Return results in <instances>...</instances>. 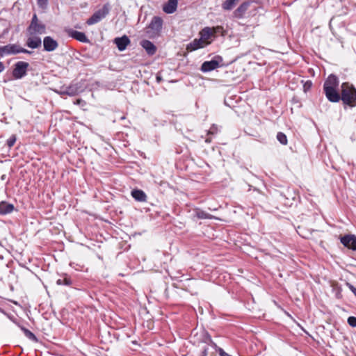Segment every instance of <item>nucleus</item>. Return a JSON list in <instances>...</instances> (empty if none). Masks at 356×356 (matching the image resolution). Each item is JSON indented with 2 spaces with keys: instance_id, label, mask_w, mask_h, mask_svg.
Instances as JSON below:
<instances>
[{
  "instance_id": "nucleus-15",
  "label": "nucleus",
  "mask_w": 356,
  "mask_h": 356,
  "mask_svg": "<svg viewBox=\"0 0 356 356\" xmlns=\"http://www.w3.org/2000/svg\"><path fill=\"white\" fill-rule=\"evenodd\" d=\"M339 79L337 76L330 74L325 81L323 84V89L327 88H337L339 86Z\"/></svg>"
},
{
  "instance_id": "nucleus-27",
  "label": "nucleus",
  "mask_w": 356,
  "mask_h": 356,
  "mask_svg": "<svg viewBox=\"0 0 356 356\" xmlns=\"http://www.w3.org/2000/svg\"><path fill=\"white\" fill-rule=\"evenodd\" d=\"M17 140V136L15 134H13L10 136V138L7 140L6 144L9 148H11L14 146L15 142Z\"/></svg>"
},
{
  "instance_id": "nucleus-12",
  "label": "nucleus",
  "mask_w": 356,
  "mask_h": 356,
  "mask_svg": "<svg viewBox=\"0 0 356 356\" xmlns=\"http://www.w3.org/2000/svg\"><path fill=\"white\" fill-rule=\"evenodd\" d=\"M113 42L120 51L125 50L131 42L129 38L126 35L120 38H115Z\"/></svg>"
},
{
  "instance_id": "nucleus-19",
  "label": "nucleus",
  "mask_w": 356,
  "mask_h": 356,
  "mask_svg": "<svg viewBox=\"0 0 356 356\" xmlns=\"http://www.w3.org/2000/svg\"><path fill=\"white\" fill-rule=\"evenodd\" d=\"M214 31L210 27L204 28L200 32V38L204 42H209V40L214 35Z\"/></svg>"
},
{
  "instance_id": "nucleus-25",
  "label": "nucleus",
  "mask_w": 356,
  "mask_h": 356,
  "mask_svg": "<svg viewBox=\"0 0 356 356\" xmlns=\"http://www.w3.org/2000/svg\"><path fill=\"white\" fill-rule=\"evenodd\" d=\"M195 216L198 219H211V215L206 213L204 211L200 210V209L196 210Z\"/></svg>"
},
{
  "instance_id": "nucleus-29",
  "label": "nucleus",
  "mask_w": 356,
  "mask_h": 356,
  "mask_svg": "<svg viewBox=\"0 0 356 356\" xmlns=\"http://www.w3.org/2000/svg\"><path fill=\"white\" fill-rule=\"evenodd\" d=\"M38 6L42 9H45L48 5V0H37Z\"/></svg>"
},
{
  "instance_id": "nucleus-14",
  "label": "nucleus",
  "mask_w": 356,
  "mask_h": 356,
  "mask_svg": "<svg viewBox=\"0 0 356 356\" xmlns=\"http://www.w3.org/2000/svg\"><path fill=\"white\" fill-rule=\"evenodd\" d=\"M209 42H204L201 38L194 39L191 43L187 45L188 51H195L200 48H203L209 44Z\"/></svg>"
},
{
  "instance_id": "nucleus-22",
  "label": "nucleus",
  "mask_w": 356,
  "mask_h": 356,
  "mask_svg": "<svg viewBox=\"0 0 356 356\" xmlns=\"http://www.w3.org/2000/svg\"><path fill=\"white\" fill-rule=\"evenodd\" d=\"M238 1L239 0H225L222 4V8L225 10H231Z\"/></svg>"
},
{
  "instance_id": "nucleus-17",
  "label": "nucleus",
  "mask_w": 356,
  "mask_h": 356,
  "mask_svg": "<svg viewBox=\"0 0 356 356\" xmlns=\"http://www.w3.org/2000/svg\"><path fill=\"white\" fill-rule=\"evenodd\" d=\"M141 47L145 49L147 54L152 56L156 51V46L149 40H143L140 42Z\"/></svg>"
},
{
  "instance_id": "nucleus-1",
  "label": "nucleus",
  "mask_w": 356,
  "mask_h": 356,
  "mask_svg": "<svg viewBox=\"0 0 356 356\" xmlns=\"http://www.w3.org/2000/svg\"><path fill=\"white\" fill-rule=\"evenodd\" d=\"M340 99L350 107L356 106V88L353 84L348 82L341 84Z\"/></svg>"
},
{
  "instance_id": "nucleus-18",
  "label": "nucleus",
  "mask_w": 356,
  "mask_h": 356,
  "mask_svg": "<svg viewBox=\"0 0 356 356\" xmlns=\"http://www.w3.org/2000/svg\"><path fill=\"white\" fill-rule=\"evenodd\" d=\"M177 3V0H168V2L163 5V10L167 14H172L176 11Z\"/></svg>"
},
{
  "instance_id": "nucleus-7",
  "label": "nucleus",
  "mask_w": 356,
  "mask_h": 356,
  "mask_svg": "<svg viewBox=\"0 0 356 356\" xmlns=\"http://www.w3.org/2000/svg\"><path fill=\"white\" fill-rule=\"evenodd\" d=\"M29 64L26 62L19 61L15 64L13 70V76L16 79H19L26 75L27 69Z\"/></svg>"
},
{
  "instance_id": "nucleus-11",
  "label": "nucleus",
  "mask_w": 356,
  "mask_h": 356,
  "mask_svg": "<svg viewBox=\"0 0 356 356\" xmlns=\"http://www.w3.org/2000/svg\"><path fill=\"white\" fill-rule=\"evenodd\" d=\"M42 40L38 35H29L26 40V46L31 49H37L41 46Z\"/></svg>"
},
{
  "instance_id": "nucleus-13",
  "label": "nucleus",
  "mask_w": 356,
  "mask_h": 356,
  "mask_svg": "<svg viewBox=\"0 0 356 356\" xmlns=\"http://www.w3.org/2000/svg\"><path fill=\"white\" fill-rule=\"evenodd\" d=\"M325 95L327 99L331 102H338L340 100V94L337 92V88L323 89Z\"/></svg>"
},
{
  "instance_id": "nucleus-33",
  "label": "nucleus",
  "mask_w": 356,
  "mask_h": 356,
  "mask_svg": "<svg viewBox=\"0 0 356 356\" xmlns=\"http://www.w3.org/2000/svg\"><path fill=\"white\" fill-rule=\"evenodd\" d=\"M209 343L211 346L217 351V349L220 348L218 347L216 343H214L210 337H209Z\"/></svg>"
},
{
  "instance_id": "nucleus-34",
  "label": "nucleus",
  "mask_w": 356,
  "mask_h": 356,
  "mask_svg": "<svg viewBox=\"0 0 356 356\" xmlns=\"http://www.w3.org/2000/svg\"><path fill=\"white\" fill-rule=\"evenodd\" d=\"M207 355H208V348H204L202 352V356H207Z\"/></svg>"
},
{
  "instance_id": "nucleus-8",
  "label": "nucleus",
  "mask_w": 356,
  "mask_h": 356,
  "mask_svg": "<svg viewBox=\"0 0 356 356\" xmlns=\"http://www.w3.org/2000/svg\"><path fill=\"white\" fill-rule=\"evenodd\" d=\"M341 243L346 248L353 250H356V236L354 234H347L340 237Z\"/></svg>"
},
{
  "instance_id": "nucleus-31",
  "label": "nucleus",
  "mask_w": 356,
  "mask_h": 356,
  "mask_svg": "<svg viewBox=\"0 0 356 356\" xmlns=\"http://www.w3.org/2000/svg\"><path fill=\"white\" fill-rule=\"evenodd\" d=\"M348 323L349 325H350L353 327H356V317L355 316H350L348 318Z\"/></svg>"
},
{
  "instance_id": "nucleus-39",
  "label": "nucleus",
  "mask_w": 356,
  "mask_h": 356,
  "mask_svg": "<svg viewBox=\"0 0 356 356\" xmlns=\"http://www.w3.org/2000/svg\"><path fill=\"white\" fill-rule=\"evenodd\" d=\"M157 80H158V81H160V80H161V79L158 76V77H157Z\"/></svg>"
},
{
  "instance_id": "nucleus-28",
  "label": "nucleus",
  "mask_w": 356,
  "mask_h": 356,
  "mask_svg": "<svg viewBox=\"0 0 356 356\" xmlns=\"http://www.w3.org/2000/svg\"><path fill=\"white\" fill-rule=\"evenodd\" d=\"M65 92L69 96H74L76 95V90L74 87L70 86L65 89Z\"/></svg>"
},
{
  "instance_id": "nucleus-4",
  "label": "nucleus",
  "mask_w": 356,
  "mask_h": 356,
  "mask_svg": "<svg viewBox=\"0 0 356 356\" xmlns=\"http://www.w3.org/2000/svg\"><path fill=\"white\" fill-rule=\"evenodd\" d=\"M110 10L111 6L108 3L104 4L101 9L95 12L88 19L86 24L88 25H92L98 23L109 13Z\"/></svg>"
},
{
  "instance_id": "nucleus-16",
  "label": "nucleus",
  "mask_w": 356,
  "mask_h": 356,
  "mask_svg": "<svg viewBox=\"0 0 356 356\" xmlns=\"http://www.w3.org/2000/svg\"><path fill=\"white\" fill-rule=\"evenodd\" d=\"M15 210V207L13 204L8 203L6 201L0 202V215L5 216L11 213Z\"/></svg>"
},
{
  "instance_id": "nucleus-26",
  "label": "nucleus",
  "mask_w": 356,
  "mask_h": 356,
  "mask_svg": "<svg viewBox=\"0 0 356 356\" xmlns=\"http://www.w3.org/2000/svg\"><path fill=\"white\" fill-rule=\"evenodd\" d=\"M277 140L284 145H286L288 143L286 136L282 132H278L277 134Z\"/></svg>"
},
{
  "instance_id": "nucleus-3",
  "label": "nucleus",
  "mask_w": 356,
  "mask_h": 356,
  "mask_svg": "<svg viewBox=\"0 0 356 356\" xmlns=\"http://www.w3.org/2000/svg\"><path fill=\"white\" fill-rule=\"evenodd\" d=\"M163 20L160 17H154L146 29V33L149 38L158 36L162 29Z\"/></svg>"
},
{
  "instance_id": "nucleus-32",
  "label": "nucleus",
  "mask_w": 356,
  "mask_h": 356,
  "mask_svg": "<svg viewBox=\"0 0 356 356\" xmlns=\"http://www.w3.org/2000/svg\"><path fill=\"white\" fill-rule=\"evenodd\" d=\"M346 286L348 287V289L354 293V295L356 296V288L352 285L350 283H346Z\"/></svg>"
},
{
  "instance_id": "nucleus-38",
  "label": "nucleus",
  "mask_w": 356,
  "mask_h": 356,
  "mask_svg": "<svg viewBox=\"0 0 356 356\" xmlns=\"http://www.w3.org/2000/svg\"><path fill=\"white\" fill-rule=\"evenodd\" d=\"M4 178H5V175H3V176L1 177V179H4Z\"/></svg>"
},
{
  "instance_id": "nucleus-9",
  "label": "nucleus",
  "mask_w": 356,
  "mask_h": 356,
  "mask_svg": "<svg viewBox=\"0 0 356 356\" xmlns=\"http://www.w3.org/2000/svg\"><path fill=\"white\" fill-rule=\"evenodd\" d=\"M252 3V1H244L234 11L233 16L237 19L243 18Z\"/></svg>"
},
{
  "instance_id": "nucleus-5",
  "label": "nucleus",
  "mask_w": 356,
  "mask_h": 356,
  "mask_svg": "<svg viewBox=\"0 0 356 356\" xmlns=\"http://www.w3.org/2000/svg\"><path fill=\"white\" fill-rule=\"evenodd\" d=\"M18 53L30 54L31 51L17 44H8L0 47V58L6 54H16Z\"/></svg>"
},
{
  "instance_id": "nucleus-24",
  "label": "nucleus",
  "mask_w": 356,
  "mask_h": 356,
  "mask_svg": "<svg viewBox=\"0 0 356 356\" xmlns=\"http://www.w3.org/2000/svg\"><path fill=\"white\" fill-rule=\"evenodd\" d=\"M22 330L23 331L25 336L30 340L35 341V342L38 341V338L32 332H31L30 330H29L28 329H26L25 327H22Z\"/></svg>"
},
{
  "instance_id": "nucleus-2",
  "label": "nucleus",
  "mask_w": 356,
  "mask_h": 356,
  "mask_svg": "<svg viewBox=\"0 0 356 356\" xmlns=\"http://www.w3.org/2000/svg\"><path fill=\"white\" fill-rule=\"evenodd\" d=\"M28 35H42L46 33V26L39 21L37 15L34 14L27 28Z\"/></svg>"
},
{
  "instance_id": "nucleus-10",
  "label": "nucleus",
  "mask_w": 356,
  "mask_h": 356,
  "mask_svg": "<svg viewBox=\"0 0 356 356\" xmlns=\"http://www.w3.org/2000/svg\"><path fill=\"white\" fill-rule=\"evenodd\" d=\"M44 50L47 51H53L58 47V43L51 36H46L43 40Z\"/></svg>"
},
{
  "instance_id": "nucleus-21",
  "label": "nucleus",
  "mask_w": 356,
  "mask_h": 356,
  "mask_svg": "<svg viewBox=\"0 0 356 356\" xmlns=\"http://www.w3.org/2000/svg\"><path fill=\"white\" fill-rule=\"evenodd\" d=\"M132 197L138 202H145L147 199L146 194L141 190L135 189L131 191Z\"/></svg>"
},
{
  "instance_id": "nucleus-35",
  "label": "nucleus",
  "mask_w": 356,
  "mask_h": 356,
  "mask_svg": "<svg viewBox=\"0 0 356 356\" xmlns=\"http://www.w3.org/2000/svg\"><path fill=\"white\" fill-rule=\"evenodd\" d=\"M5 69V66L2 62L0 61V73L2 72Z\"/></svg>"
},
{
  "instance_id": "nucleus-36",
  "label": "nucleus",
  "mask_w": 356,
  "mask_h": 356,
  "mask_svg": "<svg viewBox=\"0 0 356 356\" xmlns=\"http://www.w3.org/2000/svg\"><path fill=\"white\" fill-rule=\"evenodd\" d=\"M81 102H82V100L81 99H79L76 100V104H79Z\"/></svg>"
},
{
  "instance_id": "nucleus-37",
  "label": "nucleus",
  "mask_w": 356,
  "mask_h": 356,
  "mask_svg": "<svg viewBox=\"0 0 356 356\" xmlns=\"http://www.w3.org/2000/svg\"><path fill=\"white\" fill-rule=\"evenodd\" d=\"M61 95H66V93L65 92V90H62L60 91V92Z\"/></svg>"
},
{
  "instance_id": "nucleus-30",
  "label": "nucleus",
  "mask_w": 356,
  "mask_h": 356,
  "mask_svg": "<svg viewBox=\"0 0 356 356\" xmlns=\"http://www.w3.org/2000/svg\"><path fill=\"white\" fill-rule=\"evenodd\" d=\"M312 86V82L310 80L306 81L303 84V90L305 92H307L311 89Z\"/></svg>"
},
{
  "instance_id": "nucleus-23",
  "label": "nucleus",
  "mask_w": 356,
  "mask_h": 356,
  "mask_svg": "<svg viewBox=\"0 0 356 356\" xmlns=\"http://www.w3.org/2000/svg\"><path fill=\"white\" fill-rule=\"evenodd\" d=\"M56 284L58 285L70 286L72 282L70 277L65 275L63 277L58 279L56 281Z\"/></svg>"
},
{
  "instance_id": "nucleus-20",
  "label": "nucleus",
  "mask_w": 356,
  "mask_h": 356,
  "mask_svg": "<svg viewBox=\"0 0 356 356\" xmlns=\"http://www.w3.org/2000/svg\"><path fill=\"white\" fill-rule=\"evenodd\" d=\"M70 35L74 39H76V40L81 42L87 43L89 42V40L88 39L87 36L83 32L72 31L70 33Z\"/></svg>"
},
{
  "instance_id": "nucleus-6",
  "label": "nucleus",
  "mask_w": 356,
  "mask_h": 356,
  "mask_svg": "<svg viewBox=\"0 0 356 356\" xmlns=\"http://www.w3.org/2000/svg\"><path fill=\"white\" fill-rule=\"evenodd\" d=\"M222 62V58L220 56H216L212 60L204 62L201 65V71L208 72L214 70L220 67Z\"/></svg>"
}]
</instances>
